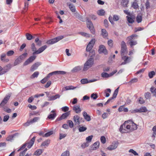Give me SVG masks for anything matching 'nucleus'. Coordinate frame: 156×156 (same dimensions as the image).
Here are the masks:
<instances>
[{
	"label": "nucleus",
	"instance_id": "b1692460",
	"mask_svg": "<svg viewBox=\"0 0 156 156\" xmlns=\"http://www.w3.org/2000/svg\"><path fill=\"white\" fill-rule=\"evenodd\" d=\"M83 114L84 118L87 121H90V120L91 119L90 116L89 115H88L87 113L86 112H83Z\"/></svg>",
	"mask_w": 156,
	"mask_h": 156
},
{
	"label": "nucleus",
	"instance_id": "de8ad7c7",
	"mask_svg": "<svg viewBox=\"0 0 156 156\" xmlns=\"http://www.w3.org/2000/svg\"><path fill=\"white\" fill-rule=\"evenodd\" d=\"M147 111V108L145 107H142L140 108V112H146Z\"/></svg>",
	"mask_w": 156,
	"mask_h": 156
},
{
	"label": "nucleus",
	"instance_id": "0eeeda50",
	"mask_svg": "<svg viewBox=\"0 0 156 156\" xmlns=\"http://www.w3.org/2000/svg\"><path fill=\"white\" fill-rule=\"evenodd\" d=\"M11 94H9L8 95L5 96L0 104V108L4 107L7 103L11 96Z\"/></svg>",
	"mask_w": 156,
	"mask_h": 156
},
{
	"label": "nucleus",
	"instance_id": "5701e85b",
	"mask_svg": "<svg viewBox=\"0 0 156 156\" xmlns=\"http://www.w3.org/2000/svg\"><path fill=\"white\" fill-rule=\"evenodd\" d=\"M100 143L99 141L95 142L91 147V149L92 150H95L98 148L99 147Z\"/></svg>",
	"mask_w": 156,
	"mask_h": 156
},
{
	"label": "nucleus",
	"instance_id": "c756f323",
	"mask_svg": "<svg viewBox=\"0 0 156 156\" xmlns=\"http://www.w3.org/2000/svg\"><path fill=\"white\" fill-rule=\"evenodd\" d=\"M50 140H47L42 142L41 145V146H48L50 143Z\"/></svg>",
	"mask_w": 156,
	"mask_h": 156
},
{
	"label": "nucleus",
	"instance_id": "2eb2a0df",
	"mask_svg": "<svg viewBox=\"0 0 156 156\" xmlns=\"http://www.w3.org/2000/svg\"><path fill=\"white\" fill-rule=\"evenodd\" d=\"M41 63L40 62H37L34 64H33L31 66L30 70L31 72L34 71L38 67L41 65Z\"/></svg>",
	"mask_w": 156,
	"mask_h": 156
},
{
	"label": "nucleus",
	"instance_id": "680f3d73",
	"mask_svg": "<svg viewBox=\"0 0 156 156\" xmlns=\"http://www.w3.org/2000/svg\"><path fill=\"white\" fill-rule=\"evenodd\" d=\"M137 81L138 79L137 78H135L132 79L130 81L129 83L131 84L134 83H136L137 82Z\"/></svg>",
	"mask_w": 156,
	"mask_h": 156
},
{
	"label": "nucleus",
	"instance_id": "c85d7f7f",
	"mask_svg": "<svg viewBox=\"0 0 156 156\" xmlns=\"http://www.w3.org/2000/svg\"><path fill=\"white\" fill-rule=\"evenodd\" d=\"M81 69L82 67L81 66H76L72 70L71 72L73 73H76L80 70Z\"/></svg>",
	"mask_w": 156,
	"mask_h": 156
},
{
	"label": "nucleus",
	"instance_id": "338daca9",
	"mask_svg": "<svg viewBox=\"0 0 156 156\" xmlns=\"http://www.w3.org/2000/svg\"><path fill=\"white\" fill-rule=\"evenodd\" d=\"M81 82L82 84H84L89 83L87 79H82L81 80Z\"/></svg>",
	"mask_w": 156,
	"mask_h": 156
},
{
	"label": "nucleus",
	"instance_id": "a878e982",
	"mask_svg": "<svg viewBox=\"0 0 156 156\" xmlns=\"http://www.w3.org/2000/svg\"><path fill=\"white\" fill-rule=\"evenodd\" d=\"M60 97V95L59 94H56L54 96H51L49 98L48 100L49 101H53L57 98H59Z\"/></svg>",
	"mask_w": 156,
	"mask_h": 156
},
{
	"label": "nucleus",
	"instance_id": "412c9836",
	"mask_svg": "<svg viewBox=\"0 0 156 156\" xmlns=\"http://www.w3.org/2000/svg\"><path fill=\"white\" fill-rule=\"evenodd\" d=\"M35 137L34 136L28 143L26 144H27V147L28 148H30L33 145L35 141Z\"/></svg>",
	"mask_w": 156,
	"mask_h": 156
},
{
	"label": "nucleus",
	"instance_id": "ddd939ff",
	"mask_svg": "<svg viewBox=\"0 0 156 156\" xmlns=\"http://www.w3.org/2000/svg\"><path fill=\"white\" fill-rule=\"evenodd\" d=\"M118 142H114L112 144L107 148L108 150L111 151L115 149L118 146Z\"/></svg>",
	"mask_w": 156,
	"mask_h": 156
},
{
	"label": "nucleus",
	"instance_id": "6e6552de",
	"mask_svg": "<svg viewBox=\"0 0 156 156\" xmlns=\"http://www.w3.org/2000/svg\"><path fill=\"white\" fill-rule=\"evenodd\" d=\"M11 94H9L8 95L5 96L0 104V108L4 107L7 103L11 96Z\"/></svg>",
	"mask_w": 156,
	"mask_h": 156
},
{
	"label": "nucleus",
	"instance_id": "c9c22d12",
	"mask_svg": "<svg viewBox=\"0 0 156 156\" xmlns=\"http://www.w3.org/2000/svg\"><path fill=\"white\" fill-rule=\"evenodd\" d=\"M39 74V72L38 71L35 72L33 74L30 76V78L31 79H34L35 77H37Z\"/></svg>",
	"mask_w": 156,
	"mask_h": 156
},
{
	"label": "nucleus",
	"instance_id": "3c124183",
	"mask_svg": "<svg viewBox=\"0 0 156 156\" xmlns=\"http://www.w3.org/2000/svg\"><path fill=\"white\" fill-rule=\"evenodd\" d=\"M70 153L68 151H66L63 153L61 156H69Z\"/></svg>",
	"mask_w": 156,
	"mask_h": 156
},
{
	"label": "nucleus",
	"instance_id": "8fccbe9b",
	"mask_svg": "<svg viewBox=\"0 0 156 156\" xmlns=\"http://www.w3.org/2000/svg\"><path fill=\"white\" fill-rule=\"evenodd\" d=\"M107 92H109V93H111V89H110L108 88V89H106L105 90V92L106 94L105 96L106 97H109V96L110 95V94L109 93H107Z\"/></svg>",
	"mask_w": 156,
	"mask_h": 156
},
{
	"label": "nucleus",
	"instance_id": "f8f14e48",
	"mask_svg": "<svg viewBox=\"0 0 156 156\" xmlns=\"http://www.w3.org/2000/svg\"><path fill=\"white\" fill-rule=\"evenodd\" d=\"M99 51L100 53H103L105 55H107L108 53L107 50L105 47L102 45L99 46Z\"/></svg>",
	"mask_w": 156,
	"mask_h": 156
},
{
	"label": "nucleus",
	"instance_id": "aec40b11",
	"mask_svg": "<svg viewBox=\"0 0 156 156\" xmlns=\"http://www.w3.org/2000/svg\"><path fill=\"white\" fill-rule=\"evenodd\" d=\"M67 5L69 7V9L72 12H76V9L75 6L73 4L70 2H68L67 3Z\"/></svg>",
	"mask_w": 156,
	"mask_h": 156
},
{
	"label": "nucleus",
	"instance_id": "58836bf2",
	"mask_svg": "<svg viewBox=\"0 0 156 156\" xmlns=\"http://www.w3.org/2000/svg\"><path fill=\"white\" fill-rule=\"evenodd\" d=\"M105 11L104 10L101 9L98 11L97 14L100 16H103L105 15Z\"/></svg>",
	"mask_w": 156,
	"mask_h": 156
},
{
	"label": "nucleus",
	"instance_id": "20e7f679",
	"mask_svg": "<svg viewBox=\"0 0 156 156\" xmlns=\"http://www.w3.org/2000/svg\"><path fill=\"white\" fill-rule=\"evenodd\" d=\"M86 21L87 27L89 29L91 33L93 34H94L95 33V31L92 22L87 17L86 18Z\"/></svg>",
	"mask_w": 156,
	"mask_h": 156
},
{
	"label": "nucleus",
	"instance_id": "a18cd8bd",
	"mask_svg": "<svg viewBox=\"0 0 156 156\" xmlns=\"http://www.w3.org/2000/svg\"><path fill=\"white\" fill-rule=\"evenodd\" d=\"M27 53H24L22 54L19 57V58L22 61L27 56Z\"/></svg>",
	"mask_w": 156,
	"mask_h": 156
},
{
	"label": "nucleus",
	"instance_id": "f3484780",
	"mask_svg": "<svg viewBox=\"0 0 156 156\" xmlns=\"http://www.w3.org/2000/svg\"><path fill=\"white\" fill-rule=\"evenodd\" d=\"M66 73V72L64 71H56L50 73H49V75L51 76L53 75H64Z\"/></svg>",
	"mask_w": 156,
	"mask_h": 156
},
{
	"label": "nucleus",
	"instance_id": "5fc2aeb1",
	"mask_svg": "<svg viewBox=\"0 0 156 156\" xmlns=\"http://www.w3.org/2000/svg\"><path fill=\"white\" fill-rule=\"evenodd\" d=\"M62 110L65 112H69L68 111L69 110V107L66 106L63 107L62 108Z\"/></svg>",
	"mask_w": 156,
	"mask_h": 156
},
{
	"label": "nucleus",
	"instance_id": "4468645a",
	"mask_svg": "<svg viewBox=\"0 0 156 156\" xmlns=\"http://www.w3.org/2000/svg\"><path fill=\"white\" fill-rule=\"evenodd\" d=\"M47 48V46L46 45H44L39 48L37 51L34 52L33 53V54L34 55L39 54L42 52Z\"/></svg>",
	"mask_w": 156,
	"mask_h": 156
},
{
	"label": "nucleus",
	"instance_id": "1a4fd4ad",
	"mask_svg": "<svg viewBox=\"0 0 156 156\" xmlns=\"http://www.w3.org/2000/svg\"><path fill=\"white\" fill-rule=\"evenodd\" d=\"M95 42L94 39H92L90 41L86 48V51H90L93 47Z\"/></svg>",
	"mask_w": 156,
	"mask_h": 156
},
{
	"label": "nucleus",
	"instance_id": "603ef678",
	"mask_svg": "<svg viewBox=\"0 0 156 156\" xmlns=\"http://www.w3.org/2000/svg\"><path fill=\"white\" fill-rule=\"evenodd\" d=\"M93 137V135L87 137L86 138V140L87 141V142H88V143L91 142Z\"/></svg>",
	"mask_w": 156,
	"mask_h": 156
},
{
	"label": "nucleus",
	"instance_id": "0e129e2a",
	"mask_svg": "<svg viewBox=\"0 0 156 156\" xmlns=\"http://www.w3.org/2000/svg\"><path fill=\"white\" fill-rule=\"evenodd\" d=\"M14 53V51L12 50H10L7 53V55L8 56H11L13 55Z\"/></svg>",
	"mask_w": 156,
	"mask_h": 156
},
{
	"label": "nucleus",
	"instance_id": "13d9d810",
	"mask_svg": "<svg viewBox=\"0 0 156 156\" xmlns=\"http://www.w3.org/2000/svg\"><path fill=\"white\" fill-rule=\"evenodd\" d=\"M151 95V94L149 92H147L145 94V97L147 99H150Z\"/></svg>",
	"mask_w": 156,
	"mask_h": 156
},
{
	"label": "nucleus",
	"instance_id": "423d86ee",
	"mask_svg": "<svg viewBox=\"0 0 156 156\" xmlns=\"http://www.w3.org/2000/svg\"><path fill=\"white\" fill-rule=\"evenodd\" d=\"M127 53L126 45L124 41H122L121 44V56H124V55Z\"/></svg>",
	"mask_w": 156,
	"mask_h": 156
},
{
	"label": "nucleus",
	"instance_id": "69168bd1",
	"mask_svg": "<svg viewBox=\"0 0 156 156\" xmlns=\"http://www.w3.org/2000/svg\"><path fill=\"white\" fill-rule=\"evenodd\" d=\"M89 143L88 142H86V143H83L81 146V147L83 148H84L86 147H87L89 146Z\"/></svg>",
	"mask_w": 156,
	"mask_h": 156
},
{
	"label": "nucleus",
	"instance_id": "f03ea898",
	"mask_svg": "<svg viewBox=\"0 0 156 156\" xmlns=\"http://www.w3.org/2000/svg\"><path fill=\"white\" fill-rule=\"evenodd\" d=\"M137 36V35L136 34H133L127 37V39L129 40L127 44H129L131 48H133V46L137 44V41L134 39Z\"/></svg>",
	"mask_w": 156,
	"mask_h": 156
},
{
	"label": "nucleus",
	"instance_id": "09e8293b",
	"mask_svg": "<svg viewBox=\"0 0 156 156\" xmlns=\"http://www.w3.org/2000/svg\"><path fill=\"white\" fill-rule=\"evenodd\" d=\"M40 118L38 117H35L32 120H31L30 121V123H32L35 122H36L38 119H39Z\"/></svg>",
	"mask_w": 156,
	"mask_h": 156
},
{
	"label": "nucleus",
	"instance_id": "c03bdc74",
	"mask_svg": "<svg viewBox=\"0 0 156 156\" xmlns=\"http://www.w3.org/2000/svg\"><path fill=\"white\" fill-rule=\"evenodd\" d=\"M126 18H127V21H128L129 23H132L134 22V20L133 18L129 17L128 16H126Z\"/></svg>",
	"mask_w": 156,
	"mask_h": 156
},
{
	"label": "nucleus",
	"instance_id": "f257e3e1",
	"mask_svg": "<svg viewBox=\"0 0 156 156\" xmlns=\"http://www.w3.org/2000/svg\"><path fill=\"white\" fill-rule=\"evenodd\" d=\"M130 121V120L128 121ZM128 122V121L125 122L124 124L121 126L119 130L121 133H126L131 131L130 125H126V122Z\"/></svg>",
	"mask_w": 156,
	"mask_h": 156
},
{
	"label": "nucleus",
	"instance_id": "ea45409f",
	"mask_svg": "<svg viewBox=\"0 0 156 156\" xmlns=\"http://www.w3.org/2000/svg\"><path fill=\"white\" fill-rule=\"evenodd\" d=\"M22 62V60L19 57L15 60L14 62V65L16 66L21 63Z\"/></svg>",
	"mask_w": 156,
	"mask_h": 156
},
{
	"label": "nucleus",
	"instance_id": "052dcab7",
	"mask_svg": "<svg viewBox=\"0 0 156 156\" xmlns=\"http://www.w3.org/2000/svg\"><path fill=\"white\" fill-rule=\"evenodd\" d=\"M67 122L70 128H72L73 127L74 124L72 121L71 120H68Z\"/></svg>",
	"mask_w": 156,
	"mask_h": 156
},
{
	"label": "nucleus",
	"instance_id": "e2e57ef3",
	"mask_svg": "<svg viewBox=\"0 0 156 156\" xmlns=\"http://www.w3.org/2000/svg\"><path fill=\"white\" fill-rule=\"evenodd\" d=\"M129 153H132L135 156H137L138 155V154L133 149H130V150L129 151Z\"/></svg>",
	"mask_w": 156,
	"mask_h": 156
},
{
	"label": "nucleus",
	"instance_id": "4be33fe9",
	"mask_svg": "<svg viewBox=\"0 0 156 156\" xmlns=\"http://www.w3.org/2000/svg\"><path fill=\"white\" fill-rule=\"evenodd\" d=\"M73 110L77 114L80 113L81 111L80 106L79 105H74L73 107Z\"/></svg>",
	"mask_w": 156,
	"mask_h": 156
},
{
	"label": "nucleus",
	"instance_id": "9d476101",
	"mask_svg": "<svg viewBox=\"0 0 156 156\" xmlns=\"http://www.w3.org/2000/svg\"><path fill=\"white\" fill-rule=\"evenodd\" d=\"M36 56L33 55L29 57L23 63L24 66H26L32 62L36 58Z\"/></svg>",
	"mask_w": 156,
	"mask_h": 156
},
{
	"label": "nucleus",
	"instance_id": "2f4dec72",
	"mask_svg": "<svg viewBox=\"0 0 156 156\" xmlns=\"http://www.w3.org/2000/svg\"><path fill=\"white\" fill-rule=\"evenodd\" d=\"M101 34L104 37H106L108 35V33L107 31L104 29L101 30Z\"/></svg>",
	"mask_w": 156,
	"mask_h": 156
},
{
	"label": "nucleus",
	"instance_id": "6e6d98bb",
	"mask_svg": "<svg viewBox=\"0 0 156 156\" xmlns=\"http://www.w3.org/2000/svg\"><path fill=\"white\" fill-rule=\"evenodd\" d=\"M53 133V131H51L48 132V133H46L44 135V137H48L50 136V135L52 134Z\"/></svg>",
	"mask_w": 156,
	"mask_h": 156
},
{
	"label": "nucleus",
	"instance_id": "79ce46f5",
	"mask_svg": "<svg viewBox=\"0 0 156 156\" xmlns=\"http://www.w3.org/2000/svg\"><path fill=\"white\" fill-rule=\"evenodd\" d=\"M3 110L5 112H7L8 113H10L11 112V110L8 107H7L6 106H5L3 107Z\"/></svg>",
	"mask_w": 156,
	"mask_h": 156
},
{
	"label": "nucleus",
	"instance_id": "4d7b16f0",
	"mask_svg": "<svg viewBox=\"0 0 156 156\" xmlns=\"http://www.w3.org/2000/svg\"><path fill=\"white\" fill-rule=\"evenodd\" d=\"M80 34L82 36L85 37H90V34L85 33L81 32H80Z\"/></svg>",
	"mask_w": 156,
	"mask_h": 156
},
{
	"label": "nucleus",
	"instance_id": "a19ab883",
	"mask_svg": "<svg viewBox=\"0 0 156 156\" xmlns=\"http://www.w3.org/2000/svg\"><path fill=\"white\" fill-rule=\"evenodd\" d=\"M128 2V0H122V5L124 7H127Z\"/></svg>",
	"mask_w": 156,
	"mask_h": 156
},
{
	"label": "nucleus",
	"instance_id": "39448f33",
	"mask_svg": "<svg viewBox=\"0 0 156 156\" xmlns=\"http://www.w3.org/2000/svg\"><path fill=\"white\" fill-rule=\"evenodd\" d=\"M64 37L63 36H59L48 41H47L46 43L48 44H52L62 39Z\"/></svg>",
	"mask_w": 156,
	"mask_h": 156
},
{
	"label": "nucleus",
	"instance_id": "9b49d317",
	"mask_svg": "<svg viewBox=\"0 0 156 156\" xmlns=\"http://www.w3.org/2000/svg\"><path fill=\"white\" fill-rule=\"evenodd\" d=\"M122 58L124 61L123 62H122L120 65H122L129 62L131 60V57L127 56H122Z\"/></svg>",
	"mask_w": 156,
	"mask_h": 156
},
{
	"label": "nucleus",
	"instance_id": "49530a36",
	"mask_svg": "<svg viewBox=\"0 0 156 156\" xmlns=\"http://www.w3.org/2000/svg\"><path fill=\"white\" fill-rule=\"evenodd\" d=\"M76 87H74L72 86H66L65 87V89L66 90H73L75 89Z\"/></svg>",
	"mask_w": 156,
	"mask_h": 156
},
{
	"label": "nucleus",
	"instance_id": "dca6fc26",
	"mask_svg": "<svg viewBox=\"0 0 156 156\" xmlns=\"http://www.w3.org/2000/svg\"><path fill=\"white\" fill-rule=\"evenodd\" d=\"M70 114V111L63 113L60 117L57 119V121H60L62 119H64L66 118Z\"/></svg>",
	"mask_w": 156,
	"mask_h": 156
},
{
	"label": "nucleus",
	"instance_id": "4c0bfd02",
	"mask_svg": "<svg viewBox=\"0 0 156 156\" xmlns=\"http://www.w3.org/2000/svg\"><path fill=\"white\" fill-rule=\"evenodd\" d=\"M132 6L135 9H136L139 8V6L137 2H134L132 4Z\"/></svg>",
	"mask_w": 156,
	"mask_h": 156
},
{
	"label": "nucleus",
	"instance_id": "7ed1b4c3",
	"mask_svg": "<svg viewBox=\"0 0 156 156\" xmlns=\"http://www.w3.org/2000/svg\"><path fill=\"white\" fill-rule=\"evenodd\" d=\"M94 63V59L91 58L89 59L84 63L83 69V71H86L90 68L93 65Z\"/></svg>",
	"mask_w": 156,
	"mask_h": 156
},
{
	"label": "nucleus",
	"instance_id": "6ab92c4d",
	"mask_svg": "<svg viewBox=\"0 0 156 156\" xmlns=\"http://www.w3.org/2000/svg\"><path fill=\"white\" fill-rule=\"evenodd\" d=\"M10 68L11 67L10 65H8L4 67L2 71L0 72V75H2L6 73Z\"/></svg>",
	"mask_w": 156,
	"mask_h": 156
},
{
	"label": "nucleus",
	"instance_id": "37998d69",
	"mask_svg": "<svg viewBox=\"0 0 156 156\" xmlns=\"http://www.w3.org/2000/svg\"><path fill=\"white\" fill-rule=\"evenodd\" d=\"M101 76L103 78H108L110 76V75L107 73L103 72L101 74Z\"/></svg>",
	"mask_w": 156,
	"mask_h": 156
},
{
	"label": "nucleus",
	"instance_id": "cd10ccee",
	"mask_svg": "<svg viewBox=\"0 0 156 156\" xmlns=\"http://www.w3.org/2000/svg\"><path fill=\"white\" fill-rule=\"evenodd\" d=\"M6 54L5 53H3L1 55V60L3 62H8L9 61V60L8 59H5V58L6 57Z\"/></svg>",
	"mask_w": 156,
	"mask_h": 156
},
{
	"label": "nucleus",
	"instance_id": "393cba45",
	"mask_svg": "<svg viewBox=\"0 0 156 156\" xmlns=\"http://www.w3.org/2000/svg\"><path fill=\"white\" fill-rule=\"evenodd\" d=\"M131 126V131L136 130L137 129V125L132 121Z\"/></svg>",
	"mask_w": 156,
	"mask_h": 156
},
{
	"label": "nucleus",
	"instance_id": "a211bd4d",
	"mask_svg": "<svg viewBox=\"0 0 156 156\" xmlns=\"http://www.w3.org/2000/svg\"><path fill=\"white\" fill-rule=\"evenodd\" d=\"M56 116L55 110H53L51 111V113L48 116V118L49 119H53Z\"/></svg>",
	"mask_w": 156,
	"mask_h": 156
},
{
	"label": "nucleus",
	"instance_id": "e433bc0d",
	"mask_svg": "<svg viewBox=\"0 0 156 156\" xmlns=\"http://www.w3.org/2000/svg\"><path fill=\"white\" fill-rule=\"evenodd\" d=\"M136 20L138 23H140L142 20V16L141 15H138L136 18Z\"/></svg>",
	"mask_w": 156,
	"mask_h": 156
},
{
	"label": "nucleus",
	"instance_id": "bb28decb",
	"mask_svg": "<svg viewBox=\"0 0 156 156\" xmlns=\"http://www.w3.org/2000/svg\"><path fill=\"white\" fill-rule=\"evenodd\" d=\"M73 119L74 122L76 124L79 125L80 123V122L79 120L80 117L78 115H76L74 116Z\"/></svg>",
	"mask_w": 156,
	"mask_h": 156
},
{
	"label": "nucleus",
	"instance_id": "bf43d9fd",
	"mask_svg": "<svg viewBox=\"0 0 156 156\" xmlns=\"http://www.w3.org/2000/svg\"><path fill=\"white\" fill-rule=\"evenodd\" d=\"M14 136V135H10L9 136L7 137L6 138V140L8 141H11L13 139V138Z\"/></svg>",
	"mask_w": 156,
	"mask_h": 156
},
{
	"label": "nucleus",
	"instance_id": "f704fd0d",
	"mask_svg": "<svg viewBox=\"0 0 156 156\" xmlns=\"http://www.w3.org/2000/svg\"><path fill=\"white\" fill-rule=\"evenodd\" d=\"M42 152V151L41 150L38 149L34 152V155H36V156H38L40 155Z\"/></svg>",
	"mask_w": 156,
	"mask_h": 156
},
{
	"label": "nucleus",
	"instance_id": "864d4df0",
	"mask_svg": "<svg viewBox=\"0 0 156 156\" xmlns=\"http://www.w3.org/2000/svg\"><path fill=\"white\" fill-rule=\"evenodd\" d=\"M155 74V73L154 71H151L148 73V76L150 78H153V76Z\"/></svg>",
	"mask_w": 156,
	"mask_h": 156
},
{
	"label": "nucleus",
	"instance_id": "7c9ffc66",
	"mask_svg": "<svg viewBox=\"0 0 156 156\" xmlns=\"http://www.w3.org/2000/svg\"><path fill=\"white\" fill-rule=\"evenodd\" d=\"M150 91L154 96L156 97V88L152 86L150 89Z\"/></svg>",
	"mask_w": 156,
	"mask_h": 156
},
{
	"label": "nucleus",
	"instance_id": "473e14b6",
	"mask_svg": "<svg viewBox=\"0 0 156 156\" xmlns=\"http://www.w3.org/2000/svg\"><path fill=\"white\" fill-rule=\"evenodd\" d=\"M26 36L27 39L28 40H30L34 38V37L32 35L28 33H27L26 34Z\"/></svg>",
	"mask_w": 156,
	"mask_h": 156
},
{
	"label": "nucleus",
	"instance_id": "774afa93",
	"mask_svg": "<svg viewBox=\"0 0 156 156\" xmlns=\"http://www.w3.org/2000/svg\"><path fill=\"white\" fill-rule=\"evenodd\" d=\"M101 143L103 144H105L106 142V139L105 137L104 136H102L101 137Z\"/></svg>",
	"mask_w": 156,
	"mask_h": 156
},
{
	"label": "nucleus",
	"instance_id": "72a5a7b5",
	"mask_svg": "<svg viewBox=\"0 0 156 156\" xmlns=\"http://www.w3.org/2000/svg\"><path fill=\"white\" fill-rule=\"evenodd\" d=\"M35 42L37 43V45L38 46L41 45L42 41L40 40L38 37H37L35 40Z\"/></svg>",
	"mask_w": 156,
	"mask_h": 156
}]
</instances>
